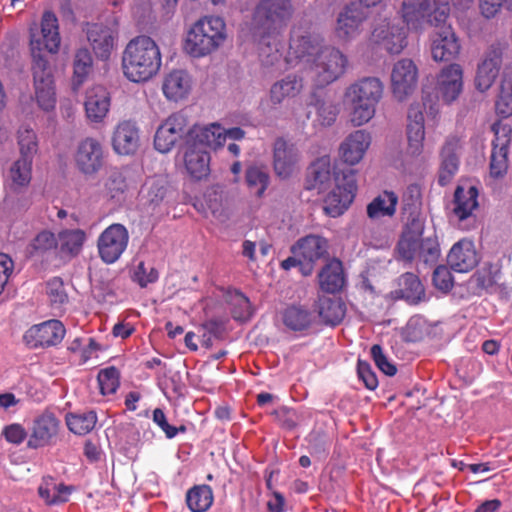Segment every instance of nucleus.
I'll return each instance as SVG.
<instances>
[{
  "instance_id": "obj_1",
  "label": "nucleus",
  "mask_w": 512,
  "mask_h": 512,
  "mask_svg": "<svg viewBox=\"0 0 512 512\" xmlns=\"http://www.w3.org/2000/svg\"><path fill=\"white\" fill-rule=\"evenodd\" d=\"M399 15L415 32L433 27L429 36L430 52L436 62H448L458 57L461 42L454 28L447 24L450 15L448 0H403Z\"/></svg>"
},
{
  "instance_id": "obj_2",
  "label": "nucleus",
  "mask_w": 512,
  "mask_h": 512,
  "mask_svg": "<svg viewBox=\"0 0 512 512\" xmlns=\"http://www.w3.org/2000/svg\"><path fill=\"white\" fill-rule=\"evenodd\" d=\"M295 13L292 0H259L252 13V34L266 65L280 59L281 36Z\"/></svg>"
},
{
  "instance_id": "obj_3",
  "label": "nucleus",
  "mask_w": 512,
  "mask_h": 512,
  "mask_svg": "<svg viewBox=\"0 0 512 512\" xmlns=\"http://www.w3.org/2000/svg\"><path fill=\"white\" fill-rule=\"evenodd\" d=\"M161 66L160 47L149 36L132 38L122 52V72L131 82L144 83L151 80L159 73Z\"/></svg>"
},
{
  "instance_id": "obj_4",
  "label": "nucleus",
  "mask_w": 512,
  "mask_h": 512,
  "mask_svg": "<svg viewBox=\"0 0 512 512\" xmlns=\"http://www.w3.org/2000/svg\"><path fill=\"white\" fill-rule=\"evenodd\" d=\"M227 27L219 16H203L188 29L183 49L192 58L209 56L224 46Z\"/></svg>"
},
{
  "instance_id": "obj_5",
  "label": "nucleus",
  "mask_w": 512,
  "mask_h": 512,
  "mask_svg": "<svg viewBox=\"0 0 512 512\" xmlns=\"http://www.w3.org/2000/svg\"><path fill=\"white\" fill-rule=\"evenodd\" d=\"M383 90L382 82L376 77H364L346 88L344 101L350 107L349 117L353 126H362L375 116Z\"/></svg>"
},
{
  "instance_id": "obj_6",
  "label": "nucleus",
  "mask_w": 512,
  "mask_h": 512,
  "mask_svg": "<svg viewBox=\"0 0 512 512\" xmlns=\"http://www.w3.org/2000/svg\"><path fill=\"white\" fill-rule=\"evenodd\" d=\"M29 35L33 64H38V60H47L43 56V52L50 54H57L59 52L61 45L59 21L51 10L43 12L39 28L36 25L30 27Z\"/></svg>"
},
{
  "instance_id": "obj_7",
  "label": "nucleus",
  "mask_w": 512,
  "mask_h": 512,
  "mask_svg": "<svg viewBox=\"0 0 512 512\" xmlns=\"http://www.w3.org/2000/svg\"><path fill=\"white\" fill-rule=\"evenodd\" d=\"M348 59L339 49L334 47H323L311 64L310 73L318 87L326 86L346 71Z\"/></svg>"
},
{
  "instance_id": "obj_8",
  "label": "nucleus",
  "mask_w": 512,
  "mask_h": 512,
  "mask_svg": "<svg viewBox=\"0 0 512 512\" xmlns=\"http://www.w3.org/2000/svg\"><path fill=\"white\" fill-rule=\"evenodd\" d=\"M357 190L354 170L338 172L334 177L333 188L324 198V211L331 217L342 215L354 200Z\"/></svg>"
},
{
  "instance_id": "obj_9",
  "label": "nucleus",
  "mask_w": 512,
  "mask_h": 512,
  "mask_svg": "<svg viewBox=\"0 0 512 512\" xmlns=\"http://www.w3.org/2000/svg\"><path fill=\"white\" fill-rule=\"evenodd\" d=\"M404 23V20L401 22L397 17L381 20L372 30L371 42L390 54H399L407 46V28Z\"/></svg>"
},
{
  "instance_id": "obj_10",
  "label": "nucleus",
  "mask_w": 512,
  "mask_h": 512,
  "mask_svg": "<svg viewBox=\"0 0 512 512\" xmlns=\"http://www.w3.org/2000/svg\"><path fill=\"white\" fill-rule=\"evenodd\" d=\"M129 239L127 228L120 223H113L105 228L97 239V251L102 262H117L126 251Z\"/></svg>"
},
{
  "instance_id": "obj_11",
  "label": "nucleus",
  "mask_w": 512,
  "mask_h": 512,
  "mask_svg": "<svg viewBox=\"0 0 512 512\" xmlns=\"http://www.w3.org/2000/svg\"><path fill=\"white\" fill-rule=\"evenodd\" d=\"M369 18V11L360 3H349L338 14L335 26V35L342 42H350L358 38Z\"/></svg>"
},
{
  "instance_id": "obj_12",
  "label": "nucleus",
  "mask_w": 512,
  "mask_h": 512,
  "mask_svg": "<svg viewBox=\"0 0 512 512\" xmlns=\"http://www.w3.org/2000/svg\"><path fill=\"white\" fill-rule=\"evenodd\" d=\"M495 139L490 159V176L498 179L506 175L508 170V151L511 141V126L501 121L492 125Z\"/></svg>"
},
{
  "instance_id": "obj_13",
  "label": "nucleus",
  "mask_w": 512,
  "mask_h": 512,
  "mask_svg": "<svg viewBox=\"0 0 512 512\" xmlns=\"http://www.w3.org/2000/svg\"><path fill=\"white\" fill-rule=\"evenodd\" d=\"M74 162L83 174L97 173L104 163V149L101 142L94 137L81 139L75 149Z\"/></svg>"
},
{
  "instance_id": "obj_14",
  "label": "nucleus",
  "mask_w": 512,
  "mask_h": 512,
  "mask_svg": "<svg viewBox=\"0 0 512 512\" xmlns=\"http://www.w3.org/2000/svg\"><path fill=\"white\" fill-rule=\"evenodd\" d=\"M35 99L44 111L54 109L56 104L54 81L48 60H38L33 64Z\"/></svg>"
},
{
  "instance_id": "obj_15",
  "label": "nucleus",
  "mask_w": 512,
  "mask_h": 512,
  "mask_svg": "<svg viewBox=\"0 0 512 512\" xmlns=\"http://www.w3.org/2000/svg\"><path fill=\"white\" fill-rule=\"evenodd\" d=\"M193 85V76L187 69L173 68L164 74L161 90L168 101L178 103L189 97Z\"/></svg>"
},
{
  "instance_id": "obj_16",
  "label": "nucleus",
  "mask_w": 512,
  "mask_h": 512,
  "mask_svg": "<svg viewBox=\"0 0 512 512\" xmlns=\"http://www.w3.org/2000/svg\"><path fill=\"white\" fill-rule=\"evenodd\" d=\"M60 422L54 414L46 412L33 421L29 430L28 448L39 449L54 445L58 436Z\"/></svg>"
},
{
  "instance_id": "obj_17",
  "label": "nucleus",
  "mask_w": 512,
  "mask_h": 512,
  "mask_svg": "<svg viewBox=\"0 0 512 512\" xmlns=\"http://www.w3.org/2000/svg\"><path fill=\"white\" fill-rule=\"evenodd\" d=\"M418 69L410 59L396 62L391 72L392 93L396 99H406L416 88Z\"/></svg>"
},
{
  "instance_id": "obj_18",
  "label": "nucleus",
  "mask_w": 512,
  "mask_h": 512,
  "mask_svg": "<svg viewBox=\"0 0 512 512\" xmlns=\"http://www.w3.org/2000/svg\"><path fill=\"white\" fill-rule=\"evenodd\" d=\"M370 132L359 129L348 134L339 146V158L348 166L359 164L371 146Z\"/></svg>"
},
{
  "instance_id": "obj_19",
  "label": "nucleus",
  "mask_w": 512,
  "mask_h": 512,
  "mask_svg": "<svg viewBox=\"0 0 512 512\" xmlns=\"http://www.w3.org/2000/svg\"><path fill=\"white\" fill-rule=\"evenodd\" d=\"M187 118L181 113H174L165 119L158 127L155 137V149L161 153L171 151L177 141L183 136L187 127Z\"/></svg>"
},
{
  "instance_id": "obj_20",
  "label": "nucleus",
  "mask_w": 512,
  "mask_h": 512,
  "mask_svg": "<svg viewBox=\"0 0 512 512\" xmlns=\"http://www.w3.org/2000/svg\"><path fill=\"white\" fill-rule=\"evenodd\" d=\"M322 48L318 36H313L309 33L298 35L294 31L290 39L286 61L290 65H295L298 62L312 64L317 53Z\"/></svg>"
},
{
  "instance_id": "obj_21",
  "label": "nucleus",
  "mask_w": 512,
  "mask_h": 512,
  "mask_svg": "<svg viewBox=\"0 0 512 512\" xmlns=\"http://www.w3.org/2000/svg\"><path fill=\"white\" fill-rule=\"evenodd\" d=\"M436 90L439 98L446 104L454 102L463 90V69L452 63L441 69L437 76Z\"/></svg>"
},
{
  "instance_id": "obj_22",
  "label": "nucleus",
  "mask_w": 512,
  "mask_h": 512,
  "mask_svg": "<svg viewBox=\"0 0 512 512\" xmlns=\"http://www.w3.org/2000/svg\"><path fill=\"white\" fill-rule=\"evenodd\" d=\"M64 335V325L59 320H49L28 329L24 339L31 347H48L59 344Z\"/></svg>"
},
{
  "instance_id": "obj_23",
  "label": "nucleus",
  "mask_w": 512,
  "mask_h": 512,
  "mask_svg": "<svg viewBox=\"0 0 512 512\" xmlns=\"http://www.w3.org/2000/svg\"><path fill=\"white\" fill-rule=\"evenodd\" d=\"M210 153L197 148L194 145L187 144L183 151L182 164L185 174L192 181H203L210 175Z\"/></svg>"
},
{
  "instance_id": "obj_24",
  "label": "nucleus",
  "mask_w": 512,
  "mask_h": 512,
  "mask_svg": "<svg viewBox=\"0 0 512 512\" xmlns=\"http://www.w3.org/2000/svg\"><path fill=\"white\" fill-rule=\"evenodd\" d=\"M406 138L408 155L418 157L424 152L425 122L419 106H410L407 115Z\"/></svg>"
},
{
  "instance_id": "obj_25",
  "label": "nucleus",
  "mask_w": 512,
  "mask_h": 512,
  "mask_svg": "<svg viewBox=\"0 0 512 512\" xmlns=\"http://www.w3.org/2000/svg\"><path fill=\"white\" fill-rule=\"evenodd\" d=\"M111 105V96L107 88L94 85L86 91L84 109L86 118L92 123H102Z\"/></svg>"
},
{
  "instance_id": "obj_26",
  "label": "nucleus",
  "mask_w": 512,
  "mask_h": 512,
  "mask_svg": "<svg viewBox=\"0 0 512 512\" xmlns=\"http://www.w3.org/2000/svg\"><path fill=\"white\" fill-rule=\"evenodd\" d=\"M502 63V50L499 46H491L484 59L479 64L475 86L480 92L487 91L499 74Z\"/></svg>"
},
{
  "instance_id": "obj_27",
  "label": "nucleus",
  "mask_w": 512,
  "mask_h": 512,
  "mask_svg": "<svg viewBox=\"0 0 512 512\" xmlns=\"http://www.w3.org/2000/svg\"><path fill=\"white\" fill-rule=\"evenodd\" d=\"M140 144L139 128L135 122L122 121L112 135V148L119 155L134 154Z\"/></svg>"
},
{
  "instance_id": "obj_28",
  "label": "nucleus",
  "mask_w": 512,
  "mask_h": 512,
  "mask_svg": "<svg viewBox=\"0 0 512 512\" xmlns=\"http://www.w3.org/2000/svg\"><path fill=\"white\" fill-rule=\"evenodd\" d=\"M299 157L297 151L283 138H278L273 144V168L276 175L287 179L297 169Z\"/></svg>"
},
{
  "instance_id": "obj_29",
  "label": "nucleus",
  "mask_w": 512,
  "mask_h": 512,
  "mask_svg": "<svg viewBox=\"0 0 512 512\" xmlns=\"http://www.w3.org/2000/svg\"><path fill=\"white\" fill-rule=\"evenodd\" d=\"M87 39L96 57L107 60L115 48L117 33L102 24H92L87 29Z\"/></svg>"
},
{
  "instance_id": "obj_30",
  "label": "nucleus",
  "mask_w": 512,
  "mask_h": 512,
  "mask_svg": "<svg viewBox=\"0 0 512 512\" xmlns=\"http://www.w3.org/2000/svg\"><path fill=\"white\" fill-rule=\"evenodd\" d=\"M217 150L224 145V128L217 122L195 124L188 131V143Z\"/></svg>"
},
{
  "instance_id": "obj_31",
  "label": "nucleus",
  "mask_w": 512,
  "mask_h": 512,
  "mask_svg": "<svg viewBox=\"0 0 512 512\" xmlns=\"http://www.w3.org/2000/svg\"><path fill=\"white\" fill-rule=\"evenodd\" d=\"M478 255L472 241L462 239L455 243L448 256L449 266L457 272H468L478 264Z\"/></svg>"
},
{
  "instance_id": "obj_32",
  "label": "nucleus",
  "mask_w": 512,
  "mask_h": 512,
  "mask_svg": "<svg viewBox=\"0 0 512 512\" xmlns=\"http://www.w3.org/2000/svg\"><path fill=\"white\" fill-rule=\"evenodd\" d=\"M328 244L325 238L319 235H308L299 239L291 248L294 255H298L304 264L313 268V264L327 253Z\"/></svg>"
},
{
  "instance_id": "obj_33",
  "label": "nucleus",
  "mask_w": 512,
  "mask_h": 512,
  "mask_svg": "<svg viewBox=\"0 0 512 512\" xmlns=\"http://www.w3.org/2000/svg\"><path fill=\"white\" fill-rule=\"evenodd\" d=\"M478 190L474 186H469L465 189L463 186H458L454 193V201L451 218L463 221L472 215V212L477 208Z\"/></svg>"
},
{
  "instance_id": "obj_34",
  "label": "nucleus",
  "mask_w": 512,
  "mask_h": 512,
  "mask_svg": "<svg viewBox=\"0 0 512 512\" xmlns=\"http://www.w3.org/2000/svg\"><path fill=\"white\" fill-rule=\"evenodd\" d=\"M460 148V140L457 137H450L446 140L441 151V167L439 171V183L444 186L450 182L459 167L457 154Z\"/></svg>"
},
{
  "instance_id": "obj_35",
  "label": "nucleus",
  "mask_w": 512,
  "mask_h": 512,
  "mask_svg": "<svg viewBox=\"0 0 512 512\" xmlns=\"http://www.w3.org/2000/svg\"><path fill=\"white\" fill-rule=\"evenodd\" d=\"M87 241V233L80 229H63L57 235V249L61 255L69 258L77 257Z\"/></svg>"
},
{
  "instance_id": "obj_36",
  "label": "nucleus",
  "mask_w": 512,
  "mask_h": 512,
  "mask_svg": "<svg viewBox=\"0 0 512 512\" xmlns=\"http://www.w3.org/2000/svg\"><path fill=\"white\" fill-rule=\"evenodd\" d=\"M316 311L324 324L336 326L345 317L346 305L340 298L321 296L318 298Z\"/></svg>"
},
{
  "instance_id": "obj_37",
  "label": "nucleus",
  "mask_w": 512,
  "mask_h": 512,
  "mask_svg": "<svg viewBox=\"0 0 512 512\" xmlns=\"http://www.w3.org/2000/svg\"><path fill=\"white\" fill-rule=\"evenodd\" d=\"M303 87L302 77L296 74H289L271 86L270 101L273 104H281L286 99L298 96Z\"/></svg>"
},
{
  "instance_id": "obj_38",
  "label": "nucleus",
  "mask_w": 512,
  "mask_h": 512,
  "mask_svg": "<svg viewBox=\"0 0 512 512\" xmlns=\"http://www.w3.org/2000/svg\"><path fill=\"white\" fill-rule=\"evenodd\" d=\"M320 288L334 294L340 291L345 285V276L341 261L332 259L320 271L319 275Z\"/></svg>"
},
{
  "instance_id": "obj_39",
  "label": "nucleus",
  "mask_w": 512,
  "mask_h": 512,
  "mask_svg": "<svg viewBox=\"0 0 512 512\" xmlns=\"http://www.w3.org/2000/svg\"><path fill=\"white\" fill-rule=\"evenodd\" d=\"M271 182L269 169L264 164H252L245 171V183L249 191L261 198Z\"/></svg>"
},
{
  "instance_id": "obj_40",
  "label": "nucleus",
  "mask_w": 512,
  "mask_h": 512,
  "mask_svg": "<svg viewBox=\"0 0 512 512\" xmlns=\"http://www.w3.org/2000/svg\"><path fill=\"white\" fill-rule=\"evenodd\" d=\"M93 65V59L87 48H80L73 59L72 89L76 92L87 80Z\"/></svg>"
},
{
  "instance_id": "obj_41",
  "label": "nucleus",
  "mask_w": 512,
  "mask_h": 512,
  "mask_svg": "<svg viewBox=\"0 0 512 512\" xmlns=\"http://www.w3.org/2000/svg\"><path fill=\"white\" fill-rule=\"evenodd\" d=\"M33 162L30 160H15L9 167L7 172V182L14 190L27 187L32 179Z\"/></svg>"
},
{
  "instance_id": "obj_42",
  "label": "nucleus",
  "mask_w": 512,
  "mask_h": 512,
  "mask_svg": "<svg viewBox=\"0 0 512 512\" xmlns=\"http://www.w3.org/2000/svg\"><path fill=\"white\" fill-rule=\"evenodd\" d=\"M214 495L209 485H195L186 493V503L191 512H206L213 504Z\"/></svg>"
},
{
  "instance_id": "obj_43",
  "label": "nucleus",
  "mask_w": 512,
  "mask_h": 512,
  "mask_svg": "<svg viewBox=\"0 0 512 512\" xmlns=\"http://www.w3.org/2000/svg\"><path fill=\"white\" fill-rule=\"evenodd\" d=\"M397 203L398 196L394 192L384 191L368 204L367 215L371 219L391 217L395 214Z\"/></svg>"
},
{
  "instance_id": "obj_44",
  "label": "nucleus",
  "mask_w": 512,
  "mask_h": 512,
  "mask_svg": "<svg viewBox=\"0 0 512 512\" xmlns=\"http://www.w3.org/2000/svg\"><path fill=\"white\" fill-rule=\"evenodd\" d=\"M39 496L46 504L52 505L66 502L70 494V488L62 483H57L53 478H44L38 488Z\"/></svg>"
},
{
  "instance_id": "obj_45",
  "label": "nucleus",
  "mask_w": 512,
  "mask_h": 512,
  "mask_svg": "<svg viewBox=\"0 0 512 512\" xmlns=\"http://www.w3.org/2000/svg\"><path fill=\"white\" fill-rule=\"evenodd\" d=\"M17 144L18 158L33 162L39 152V139L36 132L27 127L20 128L17 135Z\"/></svg>"
},
{
  "instance_id": "obj_46",
  "label": "nucleus",
  "mask_w": 512,
  "mask_h": 512,
  "mask_svg": "<svg viewBox=\"0 0 512 512\" xmlns=\"http://www.w3.org/2000/svg\"><path fill=\"white\" fill-rule=\"evenodd\" d=\"M282 321L292 331H304L312 323L311 313L298 306H290L282 312Z\"/></svg>"
},
{
  "instance_id": "obj_47",
  "label": "nucleus",
  "mask_w": 512,
  "mask_h": 512,
  "mask_svg": "<svg viewBox=\"0 0 512 512\" xmlns=\"http://www.w3.org/2000/svg\"><path fill=\"white\" fill-rule=\"evenodd\" d=\"M401 298L411 303H416L424 297V287L419 278L413 273H405L398 279Z\"/></svg>"
},
{
  "instance_id": "obj_48",
  "label": "nucleus",
  "mask_w": 512,
  "mask_h": 512,
  "mask_svg": "<svg viewBox=\"0 0 512 512\" xmlns=\"http://www.w3.org/2000/svg\"><path fill=\"white\" fill-rule=\"evenodd\" d=\"M337 173H331V163L328 157L317 159L311 166V175L314 180V188L319 192H324L327 188L334 185V177Z\"/></svg>"
},
{
  "instance_id": "obj_49",
  "label": "nucleus",
  "mask_w": 512,
  "mask_h": 512,
  "mask_svg": "<svg viewBox=\"0 0 512 512\" xmlns=\"http://www.w3.org/2000/svg\"><path fill=\"white\" fill-rule=\"evenodd\" d=\"M57 248V236L49 230H42L29 242L26 253L31 257L43 256Z\"/></svg>"
},
{
  "instance_id": "obj_50",
  "label": "nucleus",
  "mask_w": 512,
  "mask_h": 512,
  "mask_svg": "<svg viewBox=\"0 0 512 512\" xmlns=\"http://www.w3.org/2000/svg\"><path fill=\"white\" fill-rule=\"evenodd\" d=\"M497 273L492 267H483L473 274L469 280L470 289L477 295L483 292H492L497 285Z\"/></svg>"
},
{
  "instance_id": "obj_51",
  "label": "nucleus",
  "mask_w": 512,
  "mask_h": 512,
  "mask_svg": "<svg viewBox=\"0 0 512 512\" xmlns=\"http://www.w3.org/2000/svg\"><path fill=\"white\" fill-rule=\"evenodd\" d=\"M422 234L412 230L404 231L397 245L399 256L407 261L417 259L421 246Z\"/></svg>"
},
{
  "instance_id": "obj_52",
  "label": "nucleus",
  "mask_w": 512,
  "mask_h": 512,
  "mask_svg": "<svg viewBox=\"0 0 512 512\" xmlns=\"http://www.w3.org/2000/svg\"><path fill=\"white\" fill-rule=\"evenodd\" d=\"M140 194L144 205L157 206L166 195L165 180L159 177L148 179L142 186Z\"/></svg>"
},
{
  "instance_id": "obj_53",
  "label": "nucleus",
  "mask_w": 512,
  "mask_h": 512,
  "mask_svg": "<svg viewBox=\"0 0 512 512\" xmlns=\"http://www.w3.org/2000/svg\"><path fill=\"white\" fill-rule=\"evenodd\" d=\"M97 416L94 411L70 414L66 423L71 432L78 435L89 433L96 425Z\"/></svg>"
},
{
  "instance_id": "obj_54",
  "label": "nucleus",
  "mask_w": 512,
  "mask_h": 512,
  "mask_svg": "<svg viewBox=\"0 0 512 512\" xmlns=\"http://www.w3.org/2000/svg\"><path fill=\"white\" fill-rule=\"evenodd\" d=\"M227 301L231 306V313L234 319L245 321L251 317V304L243 293L238 290L229 291Z\"/></svg>"
},
{
  "instance_id": "obj_55",
  "label": "nucleus",
  "mask_w": 512,
  "mask_h": 512,
  "mask_svg": "<svg viewBox=\"0 0 512 512\" xmlns=\"http://www.w3.org/2000/svg\"><path fill=\"white\" fill-rule=\"evenodd\" d=\"M106 186L111 198L120 199L134 187V182L127 173L117 171L111 174Z\"/></svg>"
},
{
  "instance_id": "obj_56",
  "label": "nucleus",
  "mask_w": 512,
  "mask_h": 512,
  "mask_svg": "<svg viewBox=\"0 0 512 512\" xmlns=\"http://www.w3.org/2000/svg\"><path fill=\"white\" fill-rule=\"evenodd\" d=\"M495 109L496 113L503 118L512 115V76L503 78Z\"/></svg>"
},
{
  "instance_id": "obj_57",
  "label": "nucleus",
  "mask_w": 512,
  "mask_h": 512,
  "mask_svg": "<svg viewBox=\"0 0 512 512\" xmlns=\"http://www.w3.org/2000/svg\"><path fill=\"white\" fill-rule=\"evenodd\" d=\"M119 378V371L115 367L102 369L98 373V383L101 393L103 395L114 394L120 384Z\"/></svg>"
},
{
  "instance_id": "obj_58",
  "label": "nucleus",
  "mask_w": 512,
  "mask_h": 512,
  "mask_svg": "<svg viewBox=\"0 0 512 512\" xmlns=\"http://www.w3.org/2000/svg\"><path fill=\"white\" fill-rule=\"evenodd\" d=\"M440 256V247L435 237L424 238L422 236L421 246L417 256L418 261L424 264H435Z\"/></svg>"
},
{
  "instance_id": "obj_59",
  "label": "nucleus",
  "mask_w": 512,
  "mask_h": 512,
  "mask_svg": "<svg viewBox=\"0 0 512 512\" xmlns=\"http://www.w3.org/2000/svg\"><path fill=\"white\" fill-rule=\"evenodd\" d=\"M46 294L53 308H60L68 299L62 280L56 277L47 282Z\"/></svg>"
},
{
  "instance_id": "obj_60",
  "label": "nucleus",
  "mask_w": 512,
  "mask_h": 512,
  "mask_svg": "<svg viewBox=\"0 0 512 512\" xmlns=\"http://www.w3.org/2000/svg\"><path fill=\"white\" fill-rule=\"evenodd\" d=\"M317 119L316 121L324 127L331 126L337 118L338 108L331 101L318 100L316 103Z\"/></svg>"
},
{
  "instance_id": "obj_61",
  "label": "nucleus",
  "mask_w": 512,
  "mask_h": 512,
  "mask_svg": "<svg viewBox=\"0 0 512 512\" xmlns=\"http://www.w3.org/2000/svg\"><path fill=\"white\" fill-rule=\"evenodd\" d=\"M158 277V271L152 266H146L143 261L139 262L135 266L132 274L133 281L138 283L141 287H146L147 285L156 282Z\"/></svg>"
},
{
  "instance_id": "obj_62",
  "label": "nucleus",
  "mask_w": 512,
  "mask_h": 512,
  "mask_svg": "<svg viewBox=\"0 0 512 512\" xmlns=\"http://www.w3.org/2000/svg\"><path fill=\"white\" fill-rule=\"evenodd\" d=\"M371 356L376 366L386 375L394 376L397 372L396 366L389 361L386 355L383 353V349L380 345L375 344L371 347Z\"/></svg>"
},
{
  "instance_id": "obj_63",
  "label": "nucleus",
  "mask_w": 512,
  "mask_h": 512,
  "mask_svg": "<svg viewBox=\"0 0 512 512\" xmlns=\"http://www.w3.org/2000/svg\"><path fill=\"white\" fill-rule=\"evenodd\" d=\"M153 422L165 433L168 439L174 438L178 432H185L186 427L181 425L179 428L170 425L167 421L166 415L162 409L156 408L153 411Z\"/></svg>"
},
{
  "instance_id": "obj_64",
  "label": "nucleus",
  "mask_w": 512,
  "mask_h": 512,
  "mask_svg": "<svg viewBox=\"0 0 512 512\" xmlns=\"http://www.w3.org/2000/svg\"><path fill=\"white\" fill-rule=\"evenodd\" d=\"M501 8L512 11V0H480V10L485 18L494 17Z\"/></svg>"
}]
</instances>
